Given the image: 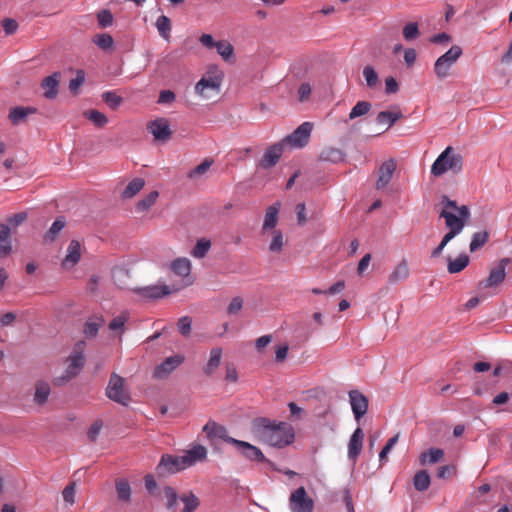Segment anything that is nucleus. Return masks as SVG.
I'll return each mask as SVG.
<instances>
[{"label":"nucleus","mask_w":512,"mask_h":512,"mask_svg":"<svg viewBox=\"0 0 512 512\" xmlns=\"http://www.w3.org/2000/svg\"><path fill=\"white\" fill-rule=\"evenodd\" d=\"M251 431L261 443L282 448L294 440V431L286 422H275L265 417H258L252 421Z\"/></svg>","instance_id":"1"},{"label":"nucleus","mask_w":512,"mask_h":512,"mask_svg":"<svg viewBox=\"0 0 512 512\" xmlns=\"http://www.w3.org/2000/svg\"><path fill=\"white\" fill-rule=\"evenodd\" d=\"M463 157L455 153L452 147H447L434 161L431 166V174L438 177L447 171L458 173L462 170Z\"/></svg>","instance_id":"2"},{"label":"nucleus","mask_w":512,"mask_h":512,"mask_svg":"<svg viewBox=\"0 0 512 512\" xmlns=\"http://www.w3.org/2000/svg\"><path fill=\"white\" fill-rule=\"evenodd\" d=\"M106 396L123 406H127L131 401L130 393L125 386V379L117 373H112L106 387Z\"/></svg>","instance_id":"3"},{"label":"nucleus","mask_w":512,"mask_h":512,"mask_svg":"<svg viewBox=\"0 0 512 512\" xmlns=\"http://www.w3.org/2000/svg\"><path fill=\"white\" fill-rule=\"evenodd\" d=\"M444 207L440 216L445 219V224H465L470 216L468 206H457L455 201L447 197L443 198Z\"/></svg>","instance_id":"4"},{"label":"nucleus","mask_w":512,"mask_h":512,"mask_svg":"<svg viewBox=\"0 0 512 512\" xmlns=\"http://www.w3.org/2000/svg\"><path fill=\"white\" fill-rule=\"evenodd\" d=\"M462 55V48L458 45L452 46L447 52L441 55L434 64V72L438 79H445L449 76L451 67Z\"/></svg>","instance_id":"5"},{"label":"nucleus","mask_w":512,"mask_h":512,"mask_svg":"<svg viewBox=\"0 0 512 512\" xmlns=\"http://www.w3.org/2000/svg\"><path fill=\"white\" fill-rule=\"evenodd\" d=\"M86 348L85 341H78L68 357V366L66 368V375L63 377L64 380H70L75 377L85 364L84 351Z\"/></svg>","instance_id":"6"},{"label":"nucleus","mask_w":512,"mask_h":512,"mask_svg":"<svg viewBox=\"0 0 512 512\" xmlns=\"http://www.w3.org/2000/svg\"><path fill=\"white\" fill-rule=\"evenodd\" d=\"M172 272L180 276L182 279L180 284L173 285L174 291L178 292L183 288L191 286L194 283V278L190 275L191 273V262L187 258H178L171 264Z\"/></svg>","instance_id":"7"},{"label":"nucleus","mask_w":512,"mask_h":512,"mask_svg":"<svg viewBox=\"0 0 512 512\" xmlns=\"http://www.w3.org/2000/svg\"><path fill=\"white\" fill-rule=\"evenodd\" d=\"M312 129L313 124L311 122H303L290 135H287L283 142L291 147L303 148L309 142Z\"/></svg>","instance_id":"8"},{"label":"nucleus","mask_w":512,"mask_h":512,"mask_svg":"<svg viewBox=\"0 0 512 512\" xmlns=\"http://www.w3.org/2000/svg\"><path fill=\"white\" fill-rule=\"evenodd\" d=\"M261 236L265 242H268L271 253H281L287 242L282 231L276 229V226H263Z\"/></svg>","instance_id":"9"},{"label":"nucleus","mask_w":512,"mask_h":512,"mask_svg":"<svg viewBox=\"0 0 512 512\" xmlns=\"http://www.w3.org/2000/svg\"><path fill=\"white\" fill-rule=\"evenodd\" d=\"M289 506L292 512H313L314 501L307 495L304 487H299L291 493Z\"/></svg>","instance_id":"10"},{"label":"nucleus","mask_w":512,"mask_h":512,"mask_svg":"<svg viewBox=\"0 0 512 512\" xmlns=\"http://www.w3.org/2000/svg\"><path fill=\"white\" fill-rule=\"evenodd\" d=\"M186 468L187 466L185 464L183 455L174 456L171 454H164L162 455L160 462L156 467V470L159 475H166L177 473Z\"/></svg>","instance_id":"11"},{"label":"nucleus","mask_w":512,"mask_h":512,"mask_svg":"<svg viewBox=\"0 0 512 512\" xmlns=\"http://www.w3.org/2000/svg\"><path fill=\"white\" fill-rule=\"evenodd\" d=\"M132 291L147 300L160 299L175 292L173 287L168 285L136 287L133 288Z\"/></svg>","instance_id":"12"},{"label":"nucleus","mask_w":512,"mask_h":512,"mask_svg":"<svg viewBox=\"0 0 512 512\" xmlns=\"http://www.w3.org/2000/svg\"><path fill=\"white\" fill-rule=\"evenodd\" d=\"M231 445H234L241 455L250 461L268 462L262 451L248 442L238 439L231 440Z\"/></svg>","instance_id":"13"},{"label":"nucleus","mask_w":512,"mask_h":512,"mask_svg":"<svg viewBox=\"0 0 512 512\" xmlns=\"http://www.w3.org/2000/svg\"><path fill=\"white\" fill-rule=\"evenodd\" d=\"M348 395L355 420L359 421L367 413L368 398L359 390H351Z\"/></svg>","instance_id":"14"},{"label":"nucleus","mask_w":512,"mask_h":512,"mask_svg":"<svg viewBox=\"0 0 512 512\" xmlns=\"http://www.w3.org/2000/svg\"><path fill=\"white\" fill-rule=\"evenodd\" d=\"M60 82L61 73L58 71L45 77L40 84L41 88L44 91L43 96L48 100L56 99L59 93Z\"/></svg>","instance_id":"15"},{"label":"nucleus","mask_w":512,"mask_h":512,"mask_svg":"<svg viewBox=\"0 0 512 512\" xmlns=\"http://www.w3.org/2000/svg\"><path fill=\"white\" fill-rule=\"evenodd\" d=\"M203 432L206 433L207 438L211 442H213L214 439H221L226 443L231 444V440H236L228 435L226 427L219 425L215 421H208L203 427Z\"/></svg>","instance_id":"16"},{"label":"nucleus","mask_w":512,"mask_h":512,"mask_svg":"<svg viewBox=\"0 0 512 512\" xmlns=\"http://www.w3.org/2000/svg\"><path fill=\"white\" fill-rule=\"evenodd\" d=\"M396 167L397 163L393 158L388 159L381 164L378 171L376 189H382L389 184L396 170Z\"/></svg>","instance_id":"17"},{"label":"nucleus","mask_w":512,"mask_h":512,"mask_svg":"<svg viewBox=\"0 0 512 512\" xmlns=\"http://www.w3.org/2000/svg\"><path fill=\"white\" fill-rule=\"evenodd\" d=\"M184 361V357L181 355H174L166 358L160 365L154 370V377L162 379L173 372L180 364Z\"/></svg>","instance_id":"18"},{"label":"nucleus","mask_w":512,"mask_h":512,"mask_svg":"<svg viewBox=\"0 0 512 512\" xmlns=\"http://www.w3.org/2000/svg\"><path fill=\"white\" fill-rule=\"evenodd\" d=\"M148 129L155 140L166 141L171 137V130L168 121L164 118L156 119L149 123Z\"/></svg>","instance_id":"19"},{"label":"nucleus","mask_w":512,"mask_h":512,"mask_svg":"<svg viewBox=\"0 0 512 512\" xmlns=\"http://www.w3.org/2000/svg\"><path fill=\"white\" fill-rule=\"evenodd\" d=\"M283 152V146L282 144H274L270 146L264 153L262 159L259 162L260 167L264 169H269L274 167Z\"/></svg>","instance_id":"20"},{"label":"nucleus","mask_w":512,"mask_h":512,"mask_svg":"<svg viewBox=\"0 0 512 512\" xmlns=\"http://www.w3.org/2000/svg\"><path fill=\"white\" fill-rule=\"evenodd\" d=\"M220 81L216 77H202L195 86V92L203 98H209L208 91L218 92Z\"/></svg>","instance_id":"21"},{"label":"nucleus","mask_w":512,"mask_h":512,"mask_svg":"<svg viewBox=\"0 0 512 512\" xmlns=\"http://www.w3.org/2000/svg\"><path fill=\"white\" fill-rule=\"evenodd\" d=\"M345 152L337 147L326 146L318 155V160L321 162H328L332 164H338L344 161Z\"/></svg>","instance_id":"22"},{"label":"nucleus","mask_w":512,"mask_h":512,"mask_svg":"<svg viewBox=\"0 0 512 512\" xmlns=\"http://www.w3.org/2000/svg\"><path fill=\"white\" fill-rule=\"evenodd\" d=\"M157 497L160 500L165 501V506L169 511H176L180 495H178L173 487L165 485L160 488Z\"/></svg>","instance_id":"23"},{"label":"nucleus","mask_w":512,"mask_h":512,"mask_svg":"<svg viewBox=\"0 0 512 512\" xmlns=\"http://www.w3.org/2000/svg\"><path fill=\"white\" fill-rule=\"evenodd\" d=\"M207 457V449L202 445H195L187 450L183 455L185 464L188 467L196 464L197 462L204 461Z\"/></svg>","instance_id":"24"},{"label":"nucleus","mask_w":512,"mask_h":512,"mask_svg":"<svg viewBox=\"0 0 512 512\" xmlns=\"http://www.w3.org/2000/svg\"><path fill=\"white\" fill-rule=\"evenodd\" d=\"M12 251V232L10 226H0V259L10 255Z\"/></svg>","instance_id":"25"},{"label":"nucleus","mask_w":512,"mask_h":512,"mask_svg":"<svg viewBox=\"0 0 512 512\" xmlns=\"http://www.w3.org/2000/svg\"><path fill=\"white\" fill-rule=\"evenodd\" d=\"M363 439H364V433L362 431L361 428H357L351 438H350V441H349V444H348V455H349V458L351 459H356L361 450H362V446H363Z\"/></svg>","instance_id":"26"},{"label":"nucleus","mask_w":512,"mask_h":512,"mask_svg":"<svg viewBox=\"0 0 512 512\" xmlns=\"http://www.w3.org/2000/svg\"><path fill=\"white\" fill-rule=\"evenodd\" d=\"M80 243L77 240H72L68 246L67 254L62 262L64 268L73 267L81 258Z\"/></svg>","instance_id":"27"},{"label":"nucleus","mask_w":512,"mask_h":512,"mask_svg":"<svg viewBox=\"0 0 512 512\" xmlns=\"http://www.w3.org/2000/svg\"><path fill=\"white\" fill-rule=\"evenodd\" d=\"M36 112L37 109L35 107L16 106L10 109L9 119L13 125H18L21 122H24L28 116L35 114Z\"/></svg>","instance_id":"28"},{"label":"nucleus","mask_w":512,"mask_h":512,"mask_svg":"<svg viewBox=\"0 0 512 512\" xmlns=\"http://www.w3.org/2000/svg\"><path fill=\"white\" fill-rule=\"evenodd\" d=\"M402 117V112L399 108H396L394 111L379 112L376 116V122L379 125H387V129H389Z\"/></svg>","instance_id":"29"},{"label":"nucleus","mask_w":512,"mask_h":512,"mask_svg":"<svg viewBox=\"0 0 512 512\" xmlns=\"http://www.w3.org/2000/svg\"><path fill=\"white\" fill-rule=\"evenodd\" d=\"M222 359V349L214 347L210 351V357L206 365L203 366V372L207 376H211L214 371L220 366Z\"/></svg>","instance_id":"30"},{"label":"nucleus","mask_w":512,"mask_h":512,"mask_svg":"<svg viewBox=\"0 0 512 512\" xmlns=\"http://www.w3.org/2000/svg\"><path fill=\"white\" fill-rule=\"evenodd\" d=\"M180 501L184 505L180 512H195L200 506V499L192 491L182 493Z\"/></svg>","instance_id":"31"},{"label":"nucleus","mask_w":512,"mask_h":512,"mask_svg":"<svg viewBox=\"0 0 512 512\" xmlns=\"http://www.w3.org/2000/svg\"><path fill=\"white\" fill-rule=\"evenodd\" d=\"M506 276V272L502 268L491 269L489 276L480 283L484 288H490L501 284Z\"/></svg>","instance_id":"32"},{"label":"nucleus","mask_w":512,"mask_h":512,"mask_svg":"<svg viewBox=\"0 0 512 512\" xmlns=\"http://www.w3.org/2000/svg\"><path fill=\"white\" fill-rule=\"evenodd\" d=\"M410 274L409 266L406 260H402L389 275V282L398 283L408 278Z\"/></svg>","instance_id":"33"},{"label":"nucleus","mask_w":512,"mask_h":512,"mask_svg":"<svg viewBox=\"0 0 512 512\" xmlns=\"http://www.w3.org/2000/svg\"><path fill=\"white\" fill-rule=\"evenodd\" d=\"M145 185L143 178H134L130 181L121 193L122 199H131L139 193Z\"/></svg>","instance_id":"34"},{"label":"nucleus","mask_w":512,"mask_h":512,"mask_svg":"<svg viewBox=\"0 0 512 512\" xmlns=\"http://www.w3.org/2000/svg\"><path fill=\"white\" fill-rule=\"evenodd\" d=\"M444 456V451L439 448H431L427 451H424L420 455V463L421 465L426 464H435L440 461Z\"/></svg>","instance_id":"35"},{"label":"nucleus","mask_w":512,"mask_h":512,"mask_svg":"<svg viewBox=\"0 0 512 512\" xmlns=\"http://www.w3.org/2000/svg\"><path fill=\"white\" fill-rule=\"evenodd\" d=\"M49 395H50L49 384L44 381L36 382L34 401L39 405H43L48 400Z\"/></svg>","instance_id":"36"},{"label":"nucleus","mask_w":512,"mask_h":512,"mask_svg":"<svg viewBox=\"0 0 512 512\" xmlns=\"http://www.w3.org/2000/svg\"><path fill=\"white\" fill-rule=\"evenodd\" d=\"M103 323L104 318L102 316H94L86 321L83 333L88 337H95Z\"/></svg>","instance_id":"37"},{"label":"nucleus","mask_w":512,"mask_h":512,"mask_svg":"<svg viewBox=\"0 0 512 512\" xmlns=\"http://www.w3.org/2000/svg\"><path fill=\"white\" fill-rule=\"evenodd\" d=\"M431 479L426 470L418 471L413 477V485L417 491L423 492L430 486Z\"/></svg>","instance_id":"38"},{"label":"nucleus","mask_w":512,"mask_h":512,"mask_svg":"<svg viewBox=\"0 0 512 512\" xmlns=\"http://www.w3.org/2000/svg\"><path fill=\"white\" fill-rule=\"evenodd\" d=\"M155 26L158 30L159 35L163 39H165V40L170 39V32H171L172 25H171V20L169 19V17H167L165 15L159 16L156 20Z\"/></svg>","instance_id":"39"},{"label":"nucleus","mask_w":512,"mask_h":512,"mask_svg":"<svg viewBox=\"0 0 512 512\" xmlns=\"http://www.w3.org/2000/svg\"><path fill=\"white\" fill-rule=\"evenodd\" d=\"M464 226H451L450 232H448L442 239L441 243L432 251V257H437L441 254L444 247L449 241H451L456 235L460 234Z\"/></svg>","instance_id":"40"},{"label":"nucleus","mask_w":512,"mask_h":512,"mask_svg":"<svg viewBox=\"0 0 512 512\" xmlns=\"http://www.w3.org/2000/svg\"><path fill=\"white\" fill-rule=\"evenodd\" d=\"M117 497L121 501H129L131 498V487L126 479H117L115 482Z\"/></svg>","instance_id":"41"},{"label":"nucleus","mask_w":512,"mask_h":512,"mask_svg":"<svg viewBox=\"0 0 512 512\" xmlns=\"http://www.w3.org/2000/svg\"><path fill=\"white\" fill-rule=\"evenodd\" d=\"M469 264V257L467 255H460L456 259L449 260L448 271L451 274L459 273L464 270Z\"/></svg>","instance_id":"42"},{"label":"nucleus","mask_w":512,"mask_h":512,"mask_svg":"<svg viewBox=\"0 0 512 512\" xmlns=\"http://www.w3.org/2000/svg\"><path fill=\"white\" fill-rule=\"evenodd\" d=\"M84 116L99 128L104 127L108 123L107 116L98 110L85 111Z\"/></svg>","instance_id":"43"},{"label":"nucleus","mask_w":512,"mask_h":512,"mask_svg":"<svg viewBox=\"0 0 512 512\" xmlns=\"http://www.w3.org/2000/svg\"><path fill=\"white\" fill-rule=\"evenodd\" d=\"M371 107L372 105L368 101H358L350 111L349 120L366 115Z\"/></svg>","instance_id":"44"},{"label":"nucleus","mask_w":512,"mask_h":512,"mask_svg":"<svg viewBox=\"0 0 512 512\" xmlns=\"http://www.w3.org/2000/svg\"><path fill=\"white\" fill-rule=\"evenodd\" d=\"M130 314L128 311H123L120 315L116 316L109 323V329L113 331H120V333L124 332V326L126 322L129 320Z\"/></svg>","instance_id":"45"},{"label":"nucleus","mask_w":512,"mask_h":512,"mask_svg":"<svg viewBox=\"0 0 512 512\" xmlns=\"http://www.w3.org/2000/svg\"><path fill=\"white\" fill-rule=\"evenodd\" d=\"M363 77L365 78L366 85L371 89L376 88L379 84V76L375 69L370 65L363 68Z\"/></svg>","instance_id":"46"},{"label":"nucleus","mask_w":512,"mask_h":512,"mask_svg":"<svg viewBox=\"0 0 512 512\" xmlns=\"http://www.w3.org/2000/svg\"><path fill=\"white\" fill-rule=\"evenodd\" d=\"M159 196L158 191H152L149 194H147L142 200H140L137 205L136 209L138 212H144L148 210L151 206L154 205L157 198Z\"/></svg>","instance_id":"47"},{"label":"nucleus","mask_w":512,"mask_h":512,"mask_svg":"<svg viewBox=\"0 0 512 512\" xmlns=\"http://www.w3.org/2000/svg\"><path fill=\"white\" fill-rule=\"evenodd\" d=\"M93 42L102 50L112 49L114 45V40L112 36L107 33L95 35L93 38Z\"/></svg>","instance_id":"48"},{"label":"nucleus","mask_w":512,"mask_h":512,"mask_svg":"<svg viewBox=\"0 0 512 512\" xmlns=\"http://www.w3.org/2000/svg\"><path fill=\"white\" fill-rule=\"evenodd\" d=\"M489 234L487 231L477 232L473 235L470 243V251L475 252L483 247L488 241Z\"/></svg>","instance_id":"49"},{"label":"nucleus","mask_w":512,"mask_h":512,"mask_svg":"<svg viewBox=\"0 0 512 512\" xmlns=\"http://www.w3.org/2000/svg\"><path fill=\"white\" fill-rule=\"evenodd\" d=\"M102 100L109 106L112 110H116L123 102L122 97L117 95L113 91H106L102 94Z\"/></svg>","instance_id":"50"},{"label":"nucleus","mask_w":512,"mask_h":512,"mask_svg":"<svg viewBox=\"0 0 512 512\" xmlns=\"http://www.w3.org/2000/svg\"><path fill=\"white\" fill-rule=\"evenodd\" d=\"M295 212L299 224H303L307 221H317L319 219L316 213H312L309 217L306 215V206L304 203H298L295 207Z\"/></svg>","instance_id":"51"},{"label":"nucleus","mask_w":512,"mask_h":512,"mask_svg":"<svg viewBox=\"0 0 512 512\" xmlns=\"http://www.w3.org/2000/svg\"><path fill=\"white\" fill-rule=\"evenodd\" d=\"M211 247V243L208 239H199L192 250V255L195 258H203Z\"/></svg>","instance_id":"52"},{"label":"nucleus","mask_w":512,"mask_h":512,"mask_svg":"<svg viewBox=\"0 0 512 512\" xmlns=\"http://www.w3.org/2000/svg\"><path fill=\"white\" fill-rule=\"evenodd\" d=\"M212 164H213V160L206 158L203 162H201L199 165H197L194 169L189 171L188 178L194 179L198 176L205 174L210 169Z\"/></svg>","instance_id":"53"},{"label":"nucleus","mask_w":512,"mask_h":512,"mask_svg":"<svg viewBox=\"0 0 512 512\" xmlns=\"http://www.w3.org/2000/svg\"><path fill=\"white\" fill-rule=\"evenodd\" d=\"M215 48L224 60H229L234 52L233 46L228 41H217Z\"/></svg>","instance_id":"54"},{"label":"nucleus","mask_w":512,"mask_h":512,"mask_svg":"<svg viewBox=\"0 0 512 512\" xmlns=\"http://www.w3.org/2000/svg\"><path fill=\"white\" fill-rule=\"evenodd\" d=\"M113 14L108 9H102L97 13V21L101 28H107L113 24Z\"/></svg>","instance_id":"55"},{"label":"nucleus","mask_w":512,"mask_h":512,"mask_svg":"<svg viewBox=\"0 0 512 512\" xmlns=\"http://www.w3.org/2000/svg\"><path fill=\"white\" fill-rule=\"evenodd\" d=\"M279 207H280V204L275 203L267 208L263 224H276L277 223Z\"/></svg>","instance_id":"56"},{"label":"nucleus","mask_w":512,"mask_h":512,"mask_svg":"<svg viewBox=\"0 0 512 512\" xmlns=\"http://www.w3.org/2000/svg\"><path fill=\"white\" fill-rule=\"evenodd\" d=\"M419 36V28L416 22H410L403 28V37L407 41L416 39Z\"/></svg>","instance_id":"57"},{"label":"nucleus","mask_w":512,"mask_h":512,"mask_svg":"<svg viewBox=\"0 0 512 512\" xmlns=\"http://www.w3.org/2000/svg\"><path fill=\"white\" fill-rule=\"evenodd\" d=\"M85 81V73L83 70H78L75 78L71 79L69 82V90L73 94H77L80 86L83 85Z\"/></svg>","instance_id":"58"},{"label":"nucleus","mask_w":512,"mask_h":512,"mask_svg":"<svg viewBox=\"0 0 512 512\" xmlns=\"http://www.w3.org/2000/svg\"><path fill=\"white\" fill-rule=\"evenodd\" d=\"M243 307V299L239 296L234 297L227 307V313L229 315H236L240 312Z\"/></svg>","instance_id":"59"},{"label":"nucleus","mask_w":512,"mask_h":512,"mask_svg":"<svg viewBox=\"0 0 512 512\" xmlns=\"http://www.w3.org/2000/svg\"><path fill=\"white\" fill-rule=\"evenodd\" d=\"M191 322V318H189L188 316H184L178 320V330L182 335L188 336L190 334Z\"/></svg>","instance_id":"60"},{"label":"nucleus","mask_w":512,"mask_h":512,"mask_svg":"<svg viewBox=\"0 0 512 512\" xmlns=\"http://www.w3.org/2000/svg\"><path fill=\"white\" fill-rule=\"evenodd\" d=\"M102 426H103V422L101 420H96L93 422V424L90 426L88 433H87V436L90 441L94 442L97 439V437L102 429Z\"/></svg>","instance_id":"61"},{"label":"nucleus","mask_w":512,"mask_h":512,"mask_svg":"<svg viewBox=\"0 0 512 512\" xmlns=\"http://www.w3.org/2000/svg\"><path fill=\"white\" fill-rule=\"evenodd\" d=\"M145 487L147 491L152 495L157 497L159 488L157 487V483L152 475H146L145 476Z\"/></svg>","instance_id":"62"},{"label":"nucleus","mask_w":512,"mask_h":512,"mask_svg":"<svg viewBox=\"0 0 512 512\" xmlns=\"http://www.w3.org/2000/svg\"><path fill=\"white\" fill-rule=\"evenodd\" d=\"M2 27L7 35H12L16 32L18 28V23L16 20L11 18H5L2 21Z\"/></svg>","instance_id":"63"},{"label":"nucleus","mask_w":512,"mask_h":512,"mask_svg":"<svg viewBox=\"0 0 512 512\" xmlns=\"http://www.w3.org/2000/svg\"><path fill=\"white\" fill-rule=\"evenodd\" d=\"M63 499L65 502L67 503H70V504H74L75 500H74V496H75V483L72 482L70 483L69 485H67L65 487V489L63 490Z\"/></svg>","instance_id":"64"}]
</instances>
